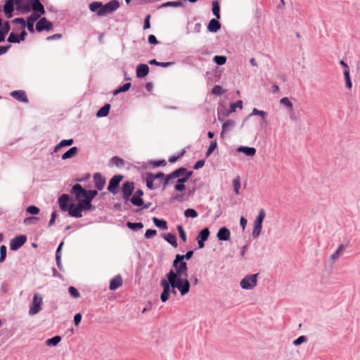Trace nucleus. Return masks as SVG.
I'll return each instance as SVG.
<instances>
[{
  "label": "nucleus",
  "instance_id": "f257e3e1",
  "mask_svg": "<svg viewBox=\"0 0 360 360\" xmlns=\"http://www.w3.org/2000/svg\"><path fill=\"white\" fill-rule=\"evenodd\" d=\"M173 269L165 275V277L162 278L160 285L162 288V292L160 295V300L162 302H166L169 299L170 295L176 296L178 290L182 296L188 293L190 290V283L187 278L188 277V267L185 262L183 261V257L180 255L176 256L173 262Z\"/></svg>",
  "mask_w": 360,
  "mask_h": 360
},
{
  "label": "nucleus",
  "instance_id": "f03ea898",
  "mask_svg": "<svg viewBox=\"0 0 360 360\" xmlns=\"http://www.w3.org/2000/svg\"><path fill=\"white\" fill-rule=\"evenodd\" d=\"M193 172H188L186 169L181 167L165 176L163 180V189L169 184H174V188L178 191H184L186 189L184 184L189 179Z\"/></svg>",
  "mask_w": 360,
  "mask_h": 360
},
{
  "label": "nucleus",
  "instance_id": "7ed1b4c3",
  "mask_svg": "<svg viewBox=\"0 0 360 360\" xmlns=\"http://www.w3.org/2000/svg\"><path fill=\"white\" fill-rule=\"evenodd\" d=\"M15 10L21 13H28L34 10L39 11V9L44 8L40 0H15Z\"/></svg>",
  "mask_w": 360,
  "mask_h": 360
},
{
  "label": "nucleus",
  "instance_id": "20e7f679",
  "mask_svg": "<svg viewBox=\"0 0 360 360\" xmlns=\"http://www.w3.org/2000/svg\"><path fill=\"white\" fill-rule=\"evenodd\" d=\"M72 193L75 195L77 200L82 198H88L91 200L97 195L98 191L96 190L86 191L80 184L73 186Z\"/></svg>",
  "mask_w": 360,
  "mask_h": 360
},
{
  "label": "nucleus",
  "instance_id": "39448f33",
  "mask_svg": "<svg viewBox=\"0 0 360 360\" xmlns=\"http://www.w3.org/2000/svg\"><path fill=\"white\" fill-rule=\"evenodd\" d=\"M45 8L39 9V11L34 10V12L27 17V20H25V28H27V30L30 33H34L36 30L34 28L35 22L39 20V18L45 14Z\"/></svg>",
  "mask_w": 360,
  "mask_h": 360
},
{
  "label": "nucleus",
  "instance_id": "423d86ee",
  "mask_svg": "<svg viewBox=\"0 0 360 360\" xmlns=\"http://www.w3.org/2000/svg\"><path fill=\"white\" fill-rule=\"evenodd\" d=\"M43 297L39 293H35L33 297L32 304L30 307L29 314L34 316L38 314L42 309Z\"/></svg>",
  "mask_w": 360,
  "mask_h": 360
},
{
  "label": "nucleus",
  "instance_id": "0eeeda50",
  "mask_svg": "<svg viewBox=\"0 0 360 360\" xmlns=\"http://www.w3.org/2000/svg\"><path fill=\"white\" fill-rule=\"evenodd\" d=\"M266 217V213L264 209H260L259 214L254 221V227L252 230L253 238H257L262 231V222Z\"/></svg>",
  "mask_w": 360,
  "mask_h": 360
},
{
  "label": "nucleus",
  "instance_id": "6e6552de",
  "mask_svg": "<svg viewBox=\"0 0 360 360\" xmlns=\"http://www.w3.org/2000/svg\"><path fill=\"white\" fill-rule=\"evenodd\" d=\"M53 29V23L48 20L46 18L41 16L36 23L35 30L37 32L40 33L43 31H51Z\"/></svg>",
  "mask_w": 360,
  "mask_h": 360
},
{
  "label": "nucleus",
  "instance_id": "1a4fd4ad",
  "mask_svg": "<svg viewBox=\"0 0 360 360\" xmlns=\"http://www.w3.org/2000/svg\"><path fill=\"white\" fill-rule=\"evenodd\" d=\"M258 274H252L245 276L242 281H240V287L243 289H252L254 287L257 285V278Z\"/></svg>",
  "mask_w": 360,
  "mask_h": 360
},
{
  "label": "nucleus",
  "instance_id": "9d476101",
  "mask_svg": "<svg viewBox=\"0 0 360 360\" xmlns=\"http://www.w3.org/2000/svg\"><path fill=\"white\" fill-rule=\"evenodd\" d=\"M120 6V3L118 0H110L105 4H103V16L112 13L117 10Z\"/></svg>",
  "mask_w": 360,
  "mask_h": 360
},
{
  "label": "nucleus",
  "instance_id": "9b49d317",
  "mask_svg": "<svg viewBox=\"0 0 360 360\" xmlns=\"http://www.w3.org/2000/svg\"><path fill=\"white\" fill-rule=\"evenodd\" d=\"M15 0H5L2 11L7 18H11L13 16V11L15 10Z\"/></svg>",
  "mask_w": 360,
  "mask_h": 360
},
{
  "label": "nucleus",
  "instance_id": "f8f14e48",
  "mask_svg": "<svg viewBox=\"0 0 360 360\" xmlns=\"http://www.w3.org/2000/svg\"><path fill=\"white\" fill-rule=\"evenodd\" d=\"M243 108V101L238 100L234 103H230L229 109L226 110L225 112H221L218 108V117L219 119L221 120L220 116L222 115L223 117H226L229 115L231 113L234 112L236 110V108Z\"/></svg>",
  "mask_w": 360,
  "mask_h": 360
},
{
  "label": "nucleus",
  "instance_id": "ddd939ff",
  "mask_svg": "<svg viewBox=\"0 0 360 360\" xmlns=\"http://www.w3.org/2000/svg\"><path fill=\"white\" fill-rule=\"evenodd\" d=\"M122 175H115L110 180L108 190L109 192L116 194L118 192V187L120 181L123 179Z\"/></svg>",
  "mask_w": 360,
  "mask_h": 360
},
{
  "label": "nucleus",
  "instance_id": "4468645a",
  "mask_svg": "<svg viewBox=\"0 0 360 360\" xmlns=\"http://www.w3.org/2000/svg\"><path fill=\"white\" fill-rule=\"evenodd\" d=\"M134 189V184L131 181H126L122 187V197L124 200L125 202L129 200V198L131 197Z\"/></svg>",
  "mask_w": 360,
  "mask_h": 360
},
{
  "label": "nucleus",
  "instance_id": "2eb2a0df",
  "mask_svg": "<svg viewBox=\"0 0 360 360\" xmlns=\"http://www.w3.org/2000/svg\"><path fill=\"white\" fill-rule=\"evenodd\" d=\"M27 237L25 235H20L15 237L11 240L10 248L12 250H16L22 247L26 242Z\"/></svg>",
  "mask_w": 360,
  "mask_h": 360
},
{
  "label": "nucleus",
  "instance_id": "dca6fc26",
  "mask_svg": "<svg viewBox=\"0 0 360 360\" xmlns=\"http://www.w3.org/2000/svg\"><path fill=\"white\" fill-rule=\"evenodd\" d=\"M10 95L18 101L24 103H29L28 97L24 90H14L10 93Z\"/></svg>",
  "mask_w": 360,
  "mask_h": 360
},
{
  "label": "nucleus",
  "instance_id": "f3484780",
  "mask_svg": "<svg viewBox=\"0 0 360 360\" xmlns=\"http://www.w3.org/2000/svg\"><path fill=\"white\" fill-rule=\"evenodd\" d=\"M187 5V0H178V1H167L163 4H162L159 8H169V7H173V8H186Z\"/></svg>",
  "mask_w": 360,
  "mask_h": 360
},
{
  "label": "nucleus",
  "instance_id": "a211bd4d",
  "mask_svg": "<svg viewBox=\"0 0 360 360\" xmlns=\"http://www.w3.org/2000/svg\"><path fill=\"white\" fill-rule=\"evenodd\" d=\"M150 71V68L147 64L139 63L136 68V74L138 78L142 79L146 77Z\"/></svg>",
  "mask_w": 360,
  "mask_h": 360
},
{
  "label": "nucleus",
  "instance_id": "6ab92c4d",
  "mask_svg": "<svg viewBox=\"0 0 360 360\" xmlns=\"http://www.w3.org/2000/svg\"><path fill=\"white\" fill-rule=\"evenodd\" d=\"M89 11L96 13L98 16H103V2L92 1L89 4Z\"/></svg>",
  "mask_w": 360,
  "mask_h": 360
},
{
  "label": "nucleus",
  "instance_id": "aec40b11",
  "mask_svg": "<svg viewBox=\"0 0 360 360\" xmlns=\"http://www.w3.org/2000/svg\"><path fill=\"white\" fill-rule=\"evenodd\" d=\"M221 25L217 18H212L207 25V29L209 32L217 33L221 29Z\"/></svg>",
  "mask_w": 360,
  "mask_h": 360
},
{
  "label": "nucleus",
  "instance_id": "412c9836",
  "mask_svg": "<svg viewBox=\"0 0 360 360\" xmlns=\"http://www.w3.org/2000/svg\"><path fill=\"white\" fill-rule=\"evenodd\" d=\"M143 195V192L142 190H137L134 195L129 198V200L135 206H141L143 204V200L142 199V196Z\"/></svg>",
  "mask_w": 360,
  "mask_h": 360
},
{
  "label": "nucleus",
  "instance_id": "4be33fe9",
  "mask_svg": "<svg viewBox=\"0 0 360 360\" xmlns=\"http://www.w3.org/2000/svg\"><path fill=\"white\" fill-rule=\"evenodd\" d=\"M68 213H69V215L71 216V217H77V218H79V217H82V210H81V206H79V205L77 204V205H75L74 204H71L68 209Z\"/></svg>",
  "mask_w": 360,
  "mask_h": 360
},
{
  "label": "nucleus",
  "instance_id": "5701e85b",
  "mask_svg": "<svg viewBox=\"0 0 360 360\" xmlns=\"http://www.w3.org/2000/svg\"><path fill=\"white\" fill-rule=\"evenodd\" d=\"M94 181L95 183V187L98 190H102L104 188L105 179L100 173H96L94 175Z\"/></svg>",
  "mask_w": 360,
  "mask_h": 360
},
{
  "label": "nucleus",
  "instance_id": "b1692460",
  "mask_svg": "<svg viewBox=\"0 0 360 360\" xmlns=\"http://www.w3.org/2000/svg\"><path fill=\"white\" fill-rule=\"evenodd\" d=\"M111 108V105L108 103H105L101 108H100L96 113V116L97 117H105L109 115L110 110Z\"/></svg>",
  "mask_w": 360,
  "mask_h": 360
},
{
  "label": "nucleus",
  "instance_id": "393cba45",
  "mask_svg": "<svg viewBox=\"0 0 360 360\" xmlns=\"http://www.w3.org/2000/svg\"><path fill=\"white\" fill-rule=\"evenodd\" d=\"M122 285V278L120 275H117L111 279L109 288L110 290H115Z\"/></svg>",
  "mask_w": 360,
  "mask_h": 360
},
{
  "label": "nucleus",
  "instance_id": "a878e982",
  "mask_svg": "<svg viewBox=\"0 0 360 360\" xmlns=\"http://www.w3.org/2000/svg\"><path fill=\"white\" fill-rule=\"evenodd\" d=\"M230 231L226 227L219 229L217 237L219 240H228L230 238Z\"/></svg>",
  "mask_w": 360,
  "mask_h": 360
},
{
  "label": "nucleus",
  "instance_id": "bb28decb",
  "mask_svg": "<svg viewBox=\"0 0 360 360\" xmlns=\"http://www.w3.org/2000/svg\"><path fill=\"white\" fill-rule=\"evenodd\" d=\"M237 152L243 153L247 156L254 157L256 154V149L253 147H248V146H240L237 148Z\"/></svg>",
  "mask_w": 360,
  "mask_h": 360
},
{
  "label": "nucleus",
  "instance_id": "cd10ccee",
  "mask_svg": "<svg viewBox=\"0 0 360 360\" xmlns=\"http://www.w3.org/2000/svg\"><path fill=\"white\" fill-rule=\"evenodd\" d=\"M212 11L215 18L220 19V4L218 0H213L212 1Z\"/></svg>",
  "mask_w": 360,
  "mask_h": 360
},
{
  "label": "nucleus",
  "instance_id": "c85d7f7f",
  "mask_svg": "<svg viewBox=\"0 0 360 360\" xmlns=\"http://www.w3.org/2000/svg\"><path fill=\"white\" fill-rule=\"evenodd\" d=\"M69 195L67 194H63L58 199L59 206L63 211L68 210V202L69 201Z\"/></svg>",
  "mask_w": 360,
  "mask_h": 360
},
{
  "label": "nucleus",
  "instance_id": "c756f323",
  "mask_svg": "<svg viewBox=\"0 0 360 360\" xmlns=\"http://www.w3.org/2000/svg\"><path fill=\"white\" fill-rule=\"evenodd\" d=\"M131 86V82H126L124 84H122V85L118 86L117 88H116L115 89H114L112 91V94L114 96H117L120 93L127 92L129 90Z\"/></svg>",
  "mask_w": 360,
  "mask_h": 360
},
{
  "label": "nucleus",
  "instance_id": "7c9ffc66",
  "mask_svg": "<svg viewBox=\"0 0 360 360\" xmlns=\"http://www.w3.org/2000/svg\"><path fill=\"white\" fill-rule=\"evenodd\" d=\"M79 201V206H81V210H89L92 208L91 200L88 198H82L80 200H77Z\"/></svg>",
  "mask_w": 360,
  "mask_h": 360
},
{
  "label": "nucleus",
  "instance_id": "2f4dec72",
  "mask_svg": "<svg viewBox=\"0 0 360 360\" xmlns=\"http://www.w3.org/2000/svg\"><path fill=\"white\" fill-rule=\"evenodd\" d=\"M235 125V122L232 120H226L222 124V129L220 135H224L225 132L229 131Z\"/></svg>",
  "mask_w": 360,
  "mask_h": 360
},
{
  "label": "nucleus",
  "instance_id": "473e14b6",
  "mask_svg": "<svg viewBox=\"0 0 360 360\" xmlns=\"http://www.w3.org/2000/svg\"><path fill=\"white\" fill-rule=\"evenodd\" d=\"M6 40L10 44H20V42H22L20 40V38L19 37V34L15 33L13 31L10 32Z\"/></svg>",
  "mask_w": 360,
  "mask_h": 360
},
{
  "label": "nucleus",
  "instance_id": "72a5a7b5",
  "mask_svg": "<svg viewBox=\"0 0 360 360\" xmlns=\"http://www.w3.org/2000/svg\"><path fill=\"white\" fill-rule=\"evenodd\" d=\"M343 75L345 80L346 88L348 89H351L352 88V82L350 77V70H344Z\"/></svg>",
  "mask_w": 360,
  "mask_h": 360
},
{
  "label": "nucleus",
  "instance_id": "f704fd0d",
  "mask_svg": "<svg viewBox=\"0 0 360 360\" xmlns=\"http://www.w3.org/2000/svg\"><path fill=\"white\" fill-rule=\"evenodd\" d=\"M77 147H72L62 155V159L66 160L75 156L77 153Z\"/></svg>",
  "mask_w": 360,
  "mask_h": 360
},
{
  "label": "nucleus",
  "instance_id": "c9c22d12",
  "mask_svg": "<svg viewBox=\"0 0 360 360\" xmlns=\"http://www.w3.org/2000/svg\"><path fill=\"white\" fill-rule=\"evenodd\" d=\"M153 221L157 227L161 229L165 230L167 229V221L163 219H159L157 217H153Z\"/></svg>",
  "mask_w": 360,
  "mask_h": 360
},
{
  "label": "nucleus",
  "instance_id": "e433bc0d",
  "mask_svg": "<svg viewBox=\"0 0 360 360\" xmlns=\"http://www.w3.org/2000/svg\"><path fill=\"white\" fill-rule=\"evenodd\" d=\"M227 58L226 56L216 55L213 58V62L218 65H223L226 63Z\"/></svg>",
  "mask_w": 360,
  "mask_h": 360
},
{
  "label": "nucleus",
  "instance_id": "4c0bfd02",
  "mask_svg": "<svg viewBox=\"0 0 360 360\" xmlns=\"http://www.w3.org/2000/svg\"><path fill=\"white\" fill-rule=\"evenodd\" d=\"M61 340L60 336L56 335L46 340V345L49 347L57 345Z\"/></svg>",
  "mask_w": 360,
  "mask_h": 360
},
{
  "label": "nucleus",
  "instance_id": "58836bf2",
  "mask_svg": "<svg viewBox=\"0 0 360 360\" xmlns=\"http://www.w3.org/2000/svg\"><path fill=\"white\" fill-rule=\"evenodd\" d=\"M154 177L153 173H147L146 174V185L147 187L150 189H154L157 186H154L153 182H154Z\"/></svg>",
  "mask_w": 360,
  "mask_h": 360
},
{
  "label": "nucleus",
  "instance_id": "ea45409f",
  "mask_svg": "<svg viewBox=\"0 0 360 360\" xmlns=\"http://www.w3.org/2000/svg\"><path fill=\"white\" fill-rule=\"evenodd\" d=\"M164 238L174 247L177 246L176 238L175 235L172 233H167L164 236Z\"/></svg>",
  "mask_w": 360,
  "mask_h": 360
},
{
  "label": "nucleus",
  "instance_id": "a19ab883",
  "mask_svg": "<svg viewBox=\"0 0 360 360\" xmlns=\"http://www.w3.org/2000/svg\"><path fill=\"white\" fill-rule=\"evenodd\" d=\"M280 103L286 107L289 110H293V104L288 97L281 98Z\"/></svg>",
  "mask_w": 360,
  "mask_h": 360
},
{
  "label": "nucleus",
  "instance_id": "79ce46f5",
  "mask_svg": "<svg viewBox=\"0 0 360 360\" xmlns=\"http://www.w3.org/2000/svg\"><path fill=\"white\" fill-rule=\"evenodd\" d=\"M210 236V231L208 228L203 229L199 233L197 240L205 241Z\"/></svg>",
  "mask_w": 360,
  "mask_h": 360
},
{
  "label": "nucleus",
  "instance_id": "37998d69",
  "mask_svg": "<svg viewBox=\"0 0 360 360\" xmlns=\"http://www.w3.org/2000/svg\"><path fill=\"white\" fill-rule=\"evenodd\" d=\"M10 30L11 25L9 21H6L3 24L1 23V26L0 27V32L2 33L6 37Z\"/></svg>",
  "mask_w": 360,
  "mask_h": 360
},
{
  "label": "nucleus",
  "instance_id": "c03bdc74",
  "mask_svg": "<svg viewBox=\"0 0 360 360\" xmlns=\"http://www.w3.org/2000/svg\"><path fill=\"white\" fill-rule=\"evenodd\" d=\"M73 143V139L63 140L54 148V151L57 152L60 148L69 146Z\"/></svg>",
  "mask_w": 360,
  "mask_h": 360
},
{
  "label": "nucleus",
  "instance_id": "a18cd8bd",
  "mask_svg": "<svg viewBox=\"0 0 360 360\" xmlns=\"http://www.w3.org/2000/svg\"><path fill=\"white\" fill-rule=\"evenodd\" d=\"M266 115H267V113L265 111L260 110H258L256 108H254L252 109V111L251 114L250 115V116L259 115V116H260L262 117V119L263 120H264L265 117L266 116Z\"/></svg>",
  "mask_w": 360,
  "mask_h": 360
},
{
  "label": "nucleus",
  "instance_id": "49530a36",
  "mask_svg": "<svg viewBox=\"0 0 360 360\" xmlns=\"http://www.w3.org/2000/svg\"><path fill=\"white\" fill-rule=\"evenodd\" d=\"M224 91L225 90L219 85H214L212 89V94L218 96L224 94Z\"/></svg>",
  "mask_w": 360,
  "mask_h": 360
},
{
  "label": "nucleus",
  "instance_id": "de8ad7c7",
  "mask_svg": "<svg viewBox=\"0 0 360 360\" xmlns=\"http://www.w3.org/2000/svg\"><path fill=\"white\" fill-rule=\"evenodd\" d=\"M127 226L128 228L132 230L141 229L143 227V225L141 222H127Z\"/></svg>",
  "mask_w": 360,
  "mask_h": 360
},
{
  "label": "nucleus",
  "instance_id": "09e8293b",
  "mask_svg": "<svg viewBox=\"0 0 360 360\" xmlns=\"http://www.w3.org/2000/svg\"><path fill=\"white\" fill-rule=\"evenodd\" d=\"M233 186L235 193L237 195L239 194V190L240 188V180L239 176H237L233 180Z\"/></svg>",
  "mask_w": 360,
  "mask_h": 360
},
{
  "label": "nucleus",
  "instance_id": "8fccbe9b",
  "mask_svg": "<svg viewBox=\"0 0 360 360\" xmlns=\"http://www.w3.org/2000/svg\"><path fill=\"white\" fill-rule=\"evenodd\" d=\"M217 141H211V143H210L209 148L206 152V156L209 157L213 153V151L217 148Z\"/></svg>",
  "mask_w": 360,
  "mask_h": 360
},
{
  "label": "nucleus",
  "instance_id": "3c124183",
  "mask_svg": "<svg viewBox=\"0 0 360 360\" xmlns=\"http://www.w3.org/2000/svg\"><path fill=\"white\" fill-rule=\"evenodd\" d=\"M184 215L186 217L195 218L198 217V212L195 210L188 208L185 210Z\"/></svg>",
  "mask_w": 360,
  "mask_h": 360
},
{
  "label": "nucleus",
  "instance_id": "603ef678",
  "mask_svg": "<svg viewBox=\"0 0 360 360\" xmlns=\"http://www.w3.org/2000/svg\"><path fill=\"white\" fill-rule=\"evenodd\" d=\"M344 245H340L338 248L337 249V250L335 251V252H334L331 256H330V258L331 259H333V261L336 260L337 259H338V257H340V255H341L342 250H344Z\"/></svg>",
  "mask_w": 360,
  "mask_h": 360
},
{
  "label": "nucleus",
  "instance_id": "864d4df0",
  "mask_svg": "<svg viewBox=\"0 0 360 360\" xmlns=\"http://www.w3.org/2000/svg\"><path fill=\"white\" fill-rule=\"evenodd\" d=\"M12 22L15 24H20L21 30L25 29V20L23 18H15L12 20Z\"/></svg>",
  "mask_w": 360,
  "mask_h": 360
},
{
  "label": "nucleus",
  "instance_id": "5fc2aeb1",
  "mask_svg": "<svg viewBox=\"0 0 360 360\" xmlns=\"http://www.w3.org/2000/svg\"><path fill=\"white\" fill-rule=\"evenodd\" d=\"M63 245H64V243L61 242L56 250V259L57 264H58V267H60V257H61L60 251H61V248Z\"/></svg>",
  "mask_w": 360,
  "mask_h": 360
},
{
  "label": "nucleus",
  "instance_id": "6e6d98bb",
  "mask_svg": "<svg viewBox=\"0 0 360 360\" xmlns=\"http://www.w3.org/2000/svg\"><path fill=\"white\" fill-rule=\"evenodd\" d=\"M111 162L112 165H115L117 167H122L124 165V160L117 156L113 157L111 159Z\"/></svg>",
  "mask_w": 360,
  "mask_h": 360
},
{
  "label": "nucleus",
  "instance_id": "4d7b16f0",
  "mask_svg": "<svg viewBox=\"0 0 360 360\" xmlns=\"http://www.w3.org/2000/svg\"><path fill=\"white\" fill-rule=\"evenodd\" d=\"M148 42L151 45H158L160 41L154 34H149L148 37Z\"/></svg>",
  "mask_w": 360,
  "mask_h": 360
},
{
  "label": "nucleus",
  "instance_id": "13d9d810",
  "mask_svg": "<svg viewBox=\"0 0 360 360\" xmlns=\"http://www.w3.org/2000/svg\"><path fill=\"white\" fill-rule=\"evenodd\" d=\"M68 292L70 294V295L72 297H73L74 298H78L80 296L79 292L75 287H72V286L69 287Z\"/></svg>",
  "mask_w": 360,
  "mask_h": 360
},
{
  "label": "nucleus",
  "instance_id": "bf43d9fd",
  "mask_svg": "<svg viewBox=\"0 0 360 360\" xmlns=\"http://www.w3.org/2000/svg\"><path fill=\"white\" fill-rule=\"evenodd\" d=\"M11 48V44H7L6 45H0V56L6 54Z\"/></svg>",
  "mask_w": 360,
  "mask_h": 360
},
{
  "label": "nucleus",
  "instance_id": "052dcab7",
  "mask_svg": "<svg viewBox=\"0 0 360 360\" xmlns=\"http://www.w3.org/2000/svg\"><path fill=\"white\" fill-rule=\"evenodd\" d=\"M150 14H148L145 18H144V21H143V30H148V29H150Z\"/></svg>",
  "mask_w": 360,
  "mask_h": 360
},
{
  "label": "nucleus",
  "instance_id": "680f3d73",
  "mask_svg": "<svg viewBox=\"0 0 360 360\" xmlns=\"http://www.w3.org/2000/svg\"><path fill=\"white\" fill-rule=\"evenodd\" d=\"M177 230H178L179 233V237L181 238V240L184 242H186V234L183 227L181 226H177Z\"/></svg>",
  "mask_w": 360,
  "mask_h": 360
},
{
  "label": "nucleus",
  "instance_id": "e2e57ef3",
  "mask_svg": "<svg viewBox=\"0 0 360 360\" xmlns=\"http://www.w3.org/2000/svg\"><path fill=\"white\" fill-rule=\"evenodd\" d=\"M6 257V247L1 245L0 248V262H4Z\"/></svg>",
  "mask_w": 360,
  "mask_h": 360
},
{
  "label": "nucleus",
  "instance_id": "0e129e2a",
  "mask_svg": "<svg viewBox=\"0 0 360 360\" xmlns=\"http://www.w3.org/2000/svg\"><path fill=\"white\" fill-rule=\"evenodd\" d=\"M26 210L31 214H37L39 212V209L34 205L29 206Z\"/></svg>",
  "mask_w": 360,
  "mask_h": 360
},
{
  "label": "nucleus",
  "instance_id": "69168bd1",
  "mask_svg": "<svg viewBox=\"0 0 360 360\" xmlns=\"http://www.w3.org/2000/svg\"><path fill=\"white\" fill-rule=\"evenodd\" d=\"M307 341V338L304 335L300 336L298 338L292 342V344L295 346L300 345L302 343Z\"/></svg>",
  "mask_w": 360,
  "mask_h": 360
},
{
  "label": "nucleus",
  "instance_id": "338daca9",
  "mask_svg": "<svg viewBox=\"0 0 360 360\" xmlns=\"http://www.w3.org/2000/svg\"><path fill=\"white\" fill-rule=\"evenodd\" d=\"M157 234V231L155 229H147L145 233V237L146 238H153Z\"/></svg>",
  "mask_w": 360,
  "mask_h": 360
},
{
  "label": "nucleus",
  "instance_id": "774afa93",
  "mask_svg": "<svg viewBox=\"0 0 360 360\" xmlns=\"http://www.w3.org/2000/svg\"><path fill=\"white\" fill-rule=\"evenodd\" d=\"M175 63L174 62H159L158 67L167 68L172 65H173Z\"/></svg>",
  "mask_w": 360,
  "mask_h": 360
}]
</instances>
